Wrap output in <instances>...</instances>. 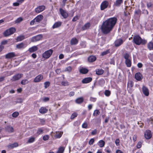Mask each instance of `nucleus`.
Wrapping results in <instances>:
<instances>
[{
	"instance_id": "nucleus-1",
	"label": "nucleus",
	"mask_w": 153,
	"mask_h": 153,
	"mask_svg": "<svg viewBox=\"0 0 153 153\" xmlns=\"http://www.w3.org/2000/svg\"><path fill=\"white\" fill-rule=\"evenodd\" d=\"M117 21V19L115 17L111 18L104 22L100 28L103 33L107 34L112 30Z\"/></svg>"
},
{
	"instance_id": "nucleus-2",
	"label": "nucleus",
	"mask_w": 153,
	"mask_h": 153,
	"mask_svg": "<svg viewBox=\"0 0 153 153\" xmlns=\"http://www.w3.org/2000/svg\"><path fill=\"white\" fill-rule=\"evenodd\" d=\"M133 42L137 45H145L147 41L144 39H142L139 35H136L133 38Z\"/></svg>"
},
{
	"instance_id": "nucleus-3",
	"label": "nucleus",
	"mask_w": 153,
	"mask_h": 153,
	"mask_svg": "<svg viewBox=\"0 0 153 153\" xmlns=\"http://www.w3.org/2000/svg\"><path fill=\"white\" fill-rule=\"evenodd\" d=\"M16 31V29L14 27H11L6 30L4 33V34L5 36H8L13 34Z\"/></svg>"
},
{
	"instance_id": "nucleus-4",
	"label": "nucleus",
	"mask_w": 153,
	"mask_h": 153,
	"mask_svg": "<svg viewBox=\"0 0 153 153\" xmlns=\"http://www.w3.org/2000/svg\"><path fill=\"white\" fill-rule=\"evenodd\" d=\"M53 52V50L50 49L46 51L42 55V57L45 59H47L49 58Z\"/></svg>"
},
{
	"instance_id": "nucleus-5",
	"label": "nucleus",
	"mask_w": 153,
	"mask_h": 153,
	"mask_svg": "<svg viewBox=\"0 0 153 153\" xmlns=\"http://www.w3.org/2000/svg\"><path fill=\"white\" fill-rule=\"evenodd\" d=\"M144 137L146 139H149L152 137L151 131L148 130L144 132Z\"/></svg>"
},
{
	"instance_id": "nucleus-6",
	"label": "nucleus",
	"mask_w": 153,
	"mask_h": 153,
	"mask_svg": "<svg viewBox=\"0 0 153 153\" xmlns=\"http://www.w3.org/2000/svg\"><path fill=\"white\" fill-rule=\"evenodd\" d=\"M108 3L107 1H105L102 2L100 6V9L101 10H103L106 8L108 6Z\"/></svg>"
},
{
	"instance_id": "nucleus-7",
	"label": "nucleus",
	"mask_w": 153,
	"mask_h": 153,
	"mask_svg": "<svg viewBox=\"0 0 153 153\" xmlns=\"http://www.w3.org/2000/svg\"><path fill=\"white\" fill-rule=\"evenodd\" d=\"M23 75L22 74H17L14 76L11 79V80L13 81H14L19 80L22 77Z\"/></svg>"
},
{
	"instance_id": "nucleus-8",
	"label": "nucleus",
	"mask_w": 153,
	"mask_h": 153,
	"mask_svg": "<svg viewBox=\"0 0 153 153\" xmlns=\"http://www.w3.org/2000/svg\"><path fill=\"white\" fill-rule=\"evenodd\" d=\"M59 11L61 15L65 19L67 18L68 14L66 11L62 8H60Z\"/></svg>"
},
{
	"instance_id": "nucleus-9",
	"label": "nucleus",
	"mask_w": 153,
	"mask_h": 153,
	"mask_svg": "<svg viewBox=\"0 0 153 153\" xmlns=\"http://www.w3.org/2000/svg\"><path fill=\"white\" fill-rule=\"evenodd\" d=\"M142 92L146 96H148L149 94V90L145 86H143L142 87Z\"/></svg>"
},
{
	"instance_id": "nucleus-10",
	"label": "nucleus",
	"mask_w": 153,
	"mask_h": 153,
	"mask_svg": "<svg viewBox=\"0 0 153 153\" xmlns=\"http://www.w3.org/2000/svg\"><path fill=\"white\" fill-rule=\"evenodd\" d=\"M43 79L42 75L40 74L37 76L34 79L33 82H40Z\"/></svg>"
},
{
	"instance_id": "nucleus-11",
	"label": "nucleus",
	"mask_w": 153,
	"mask_h": 153,
	"mask_svg": "<svg viewBox=\"0 0 153 153\" xmlns=\"http://www.w3.org/2000/svg\"><path fill=\"white\" fill-rule=\"evenodd\" d=\"M42 36L41 34L38 35L36 36L33 37L32 38V42H36L40 40V39L42 38Z\"/></svg>"
},
{
	"instance_id": "nucleus-12",
	"label": "nucleus",
	"mask_w": 153,
	"mask_h": 153,
	"mask_svg": "<svg viewBox=\"0 0 153 153\" xmlns=\"http://www.w3.org/2000/svg\"><path fill=\"white\" fill-rule=\"evenodd\" d=\"M4 129L6 131L9 133H12L14 132V128L10 126H6L5 127Z\"/></svg>"
},
{
	"instance_id": "nucleus-13",
	"label": "nucleus",
	"mask_w": 153,
	"mask_h": 153,
	"mask_svg": "<svg viewBox=\"0 0 153 153\" xmlns=\"http://www.w3.org/2000/svg\"><path fill=\"white\" fill-rule=\"evenodd\" d=\"M123 42V40L121 39H117L114 42L115 46L116 47H118L122 45Z\"/></svg>"
},
{
	"instance_id": "nucleus-14",
	"label": "nucleus",
	"mask_w": 153,
	"mask_h": 153,
	"mask_svg": "<svg viewBox=\"0 0 153 153\" xmlns=\"http://www.w3.org/2000/svg\"><path fill=\"white\" fill-rule=\"evenodd\" d=\"M45 9V6L43 5L39 6L35 9V12L37 13H39L43 11Z\"/></svg>"
},
{
	"instance_id": "nucleus-15",
	"label": "nucleus",
	"mask_w": 153,
	"mask_h": 153,
	"mask_svg": "<svg viewBox=\"0 0 153 153\" xmlns=\"http://www.w3.org/2000/svg\"><path fill=\"white\" fill-rule=\"evenodd\" d=\"M135 78L138 81H140L143 79L142 74L140 73H137L135 75Z\"/></svg>"
},
{
	"instance_id": "nucleus-16",
	"label": "nucleus",
	"mask_w": 153,
	"mask_h": 153,
	"mask_svg": "<svg viewBox=\"0 0 153 153\" xmlns=\"http://www.w3.org/2000/svg\"><path fill=\"white\" fill-rule=\"evenodd\" d=\"M14 52H10L7 54L5 56V58L6 59H9L13 58L16 56Z\"/></svg>"
},
{
	"instance_id": "nucleus-17",
	"label": "nucleus",
	"mask_w": 153,
	"mask_h": 153,
	"mask_svg": "<svg viewBox=\"0 0 153 153\" xmlns=\"http://www.w3.org/2000/svg\"><path fill=\"white\" fill-rule=\"evenodd\" d=\"M92 78L91 77H87L83 79L82 81L83 83H87L91 82Z\"/></svg>"
},
{
	"instance_id": "nucleus-18",
	"label": "nucleus",
	"mask_w": 153,
	"mask_h": 153,
	"mask_svg": "<svg viewBox=\"0 0 153 153\" xmlns=\"http://www.w3.org/2000/svg\"><path fill=\"white\" fill-rule=\"evenodd\" d=\"M48 110L45 107H42L39 109V112L40 113L44 114L47 112Z\"/></svg>"
},
{
	"instance_id": "nucleus-19",
	"label": "nucleus",
	"mask_w": 153,
	"mask_h": 153,
	"mask_svg": "<svg viewBox=\"0 0 153 153\" xmlns=\"http://www.w3.org/2000/svg\"><path fill=\"white\" fill-rule=\"evenodd\" d=\"M78 42V40L76 38H74L71 39L70 41V43L71 45H76Z\"/></svg>"
},
{
	"instance_id": "nucleus-20",
	"label": "nucleus",
	"mask_w": 153,
	"mask_h": 153,
	"mask_svg": "<svg viewBox=\"0 0 153 153\" xmlns=\"http://www.w3.org/2000/svg\"><path fill=\"white\" fill-rule=\"evenodd\" d=\"M123 2V0H116L114 2V5L116 7H119Z\"/></svg>"
},
{
	"instance_id": "nucleus-21",
	"label": "nucleus",
	"mask_w": 153,
	"mask_h": 153,
	"mask_svg": "<svg viewBox=\"0 0 153 153\" xmlns=\"http://www.w3.org/2000/svg\"><path fill=\"white\" fill-rule=\"evenodd\" d=\"M43 16L42 15H39L36 16L34 19L36 22H39L41 21L43 18Z\"/></svg>"
},
{
	"instance_id": "nucleus-22",
	"label": "nucleus",
	"mask_w": 153,
	"mask_h": 153,
	"mask_svg": "<svg viewBox=\"0 0 153 153\" xmlns=\"http://www.w3.org/2000/svg\"><path fill=\"white\" fill-rule=\"evenodd\" d=\"M97 144L100 147L102 148L105 146V142L103 140H101L98 142Z\"/></svg>"
},
{
	"instance_id": "nucleus-23",
	"label": "nucleus",
	"mask_w": 153,
	"mask_h": 153,
	"mask_svg": "<svg viewBox=\"0 0 153 153\" xmlns=\"http://www.w3.org/2000/svg\"><path fill=\"white\" fill-rule=\"evenodd\" d=\"M38 50V48L36 46H33L30 48L28 51L30 53H32Z\"/></svg>"
},
{
	"instance_id": "nucleus-24",
	"label": "nucleus",
	"mask_w": 153,
	"mask_h": 153,
	"mask_svg": "<svg viewBox=\"0 0 153 153\" xmlns=\"http://www.w3.org/2000/svg\"><path fill=\"white\" fill-rule=\"evenodd\" d=\"M79 71L80 73L86 74L88 72V70L86 68H82L79 69Z\"/></svg>"
},
{
	"instance_id": "nucleus-25",
	"label": "nucleus",
	"mask_w": 153,
	"mask_h": 153,
	"mask_svg": "<svg viewBox=\"0 0 153 153\" xmlns=\"http://www.w3.org/2000/svg\"><path fill=\"white\" fill-rule=\"evenodd\" d=\"M61 25V22H56L53 25L52 28L54 29L60 27Z\"/></svg>"
},
{
	"instance_id": "nucleus-26",
	"label": "nucleus",
	"mask_w": 153,
	"mask_h": 153,
	"mask_svg": "<svg viewBox=\"0 0 153 153\" xmlns=\"http://www.w3.org/2000/svg\"><path fill=\"white\" fill-rule=\"evenodd\" d=\"M96 58L95 56H90L88 58V61L89 62H92L96 60Z\"/></svg>"
},
{
	"instance_id": "nucleus-27",
	"label": "nucleus",
	"mask_w": 153,
	"mask_h": 153,
	"mask_svg": "<svg viewBox=\"0 0 153 153\" xmlns=\"http://www.w3.org/2000/svg\"><path fill=\"white\" fill-rule=\"evenodd\" d=\"M25 44L23 42L21 43L18 44L16 45V48L18 49H21L22 48H24Z\"/></svg>"
},
{
	"instance_id": "nucleus-28",
	"label": "nucleus",
	"mask_w": 153,
	"mask_h": 153,
	"mask_svg": "<svg viewBox=\"0 0 153 153\" xmlns=\"http://www.w3.org/2000/svg\"><path fill=\"white\" fill-rule=\"evenodd\" d=\"M147 47L150 50H153V42H149L147 44Z\"/></svg>"
},
{
	"instance_id": "nucleus-29",
	"label": "nucleus",
	"mask_w": 153,
	"mask_h": 153,
	"mask_svg": "<svg viewBox=\"0 0 153 153\" xmlns=\"http://www.w3.org/2000/svg\"><path fill=\"white\" fill-rule=\"evenodd\" d=\"M90 26V24L89 23H87L85 24L82 27L83 30H84L88 29Z\"/></svg>"
},
{
	"instance_id": "nucleus-30",
	"label": "nucleus",
	"mask_w": 153,
	"mask_h": 153,
	"mask_svg": "<svg viewBox=\"0 0 153 153\" xmlns=\"http://www.w3.org/2000/svg\"><path fill=\"white\" fill-rule=\"evenodd\" d=\"M75 101L76 103H81L83 101V99L82 97L76 99Z\"/></svg>"
},
{
	"instance_id": "nucleus-31",
	"label": "nucleus",
	"mask_w": 153,
	"mask_h": 153,
	"mask_svg": "<svg viewBox=\"0 0 153 153\" xmlns=\"http://www.w3.org/2000/svg\"><path fill=\"white\" fill-rule=\"evenodd\" d=\"M96 73L98 75H100L104 73V71L101 69H98L96 71Z\"/></svg>"
},
{
	"instance_id": "nucleus-32",
	"label": "nucleus",
	"mask_w": 153,
	"mask_h": 153,
	"mask_svg": "<svg viewBox=\"0 0 153 153\" xmlns=\"http://www.w3.org/2000/svg\"><path fill=\"white\" fill-rule=\"evenodd\" d=\"M134 13L135 15L140 17L141 13V11L140 9L136 10L135 11Z\"/></svg>"
},
{
	"instance_id": "nucleus-33",
	"label": "nucleus",
	"mask_w": 153,
	"mask_h": 153,
	"mask_svg": "<svg viewBox=\"0 0 153 153\" xmlns=\"http://www.w3.org/2000/svg\"><path fill=\"white\" fill-rule=\"evenodd\" d=\"M25 36L23 35H21L18 36L16 39L17 42L21 41L25 39Z\"/></svg>"
},
{
	"instance_id": "nucleus-34",
	"label": "nucleus",
	"mask_w": 153,
	"mask_h": 153,
	"mask_svg": "<svg viewBox=\"0 0 153 153\" xmlns=\"http://www.w3.org/2000/svg\"><path fill=\"white\" fill-rule=\"evenodd\" d=\"M125 63L128 67H130L131 66V62L130 59L126 60Z\"/></svg>"
},
{
	"instance_id": "nucleus-35",
	"label": "nucleus",
	"mask_w": 153,
	"mask_h": 153,
	"mask_svg": "<svg viewBox=\"0 0 153 153\" xmlns=\"http://www.w3.org/2000/svg\"><path fill=\"white\" fill-rule=\"evenodd\" d=\"M18 146V144L17 143H13L12 144L8 146V147L9 148H13L15 147H17Z\"/></svg>"
},
{
	"instance_id": "nucleus-36",
	"label": "nucleus",
	"mask_w": 153,
	"mask_h": 153,
	"mask_svg": "<svg viewBox=\"0 0 153 153\" xmlns=\"http://www.w3.org/2000/svg\"><path fill=\"white\" fill-rule=\"evenodd\" d=\"M64 150V148L63 147H60L56 153H63Z\"/></svg>"
},
{
	"instance_id": "nucleus-37",
	"label": "nucleus",
	"mask_w": 153,
	"mask_h": 153,
	"mask_svg": "<svg viewBox=\"0 0 153 153\" xmlns=\"http://www.w3.org/2000/svg\"><path fill=\"white\" fill-rule=\"evenodd\" d=\"M123 57L126 60L130 59V55L128 53H126L123 55Z\"/></svg>"
},
{
	"instance_id": "nucleus-38",
	"label": "nucleus",
	"mask_w": 153,
	"mask_h": 153,
	"mask_svg": "<svg viewBox=\"0 0 153 153\" xmlns=\"http://www.w3.org/2000/svg\"><path fill=\"white\" fill-rule=\"evenodd\" d=\"M127 85L128 87L131 88L133 85V82L131 81H129L128 82Z\"/></svg>"
},
{
	"instance_id": "nucleus-39",
	"label": "nucleus",
	"mask_w": 153,
	"mask_h": 153,
	"mask_svg": "<svg viewBox=\"0 0 153 153\" xmlns=\"http://www.w3.org/2000/svg\"><path fill=\"white\" fill-rule=\"evenodd\" d=\"M28 82V80L27 79H23L21 82V84L23 85H25Z\"/></svg>"
},
{
	"instance_id": "nucleus-40",
	"label": "nucleus",
	"mask_w": 153,
	"mask_h": 153,
	"mask_svg": "<svg viewBox=\"0 0 153 153\" xmlns=\"http://www.w3.org/2000/svg\"><path fill=\"white\" fill-rule=\"evenodd\" d=\"M100 113V112L98 110H96L94 111L93 115L94 116H97Z\"/></svg>"
},
{
	"instance_id": "nucleus-41",
	"label": "nucleus",
	"mask_w": 153,
	"mask_h": 153,
	"mask_svg": "<svg viewBox=\"0 0 153 153\" xmlns=\"http://www.w3.org/2000/svg\"><path fill=\"white\" fill-rule=\"evenodd\" d=\"M44 87L45 88H48L50 85V82H45L44 83Z\"/></svg>"
},
{
	"instance_id": "nucleus-42",
	"label": "nucleus",
	"mask_w": 153,
	"mask_h": 153,
	"mask_svg": "<svg viewBox=\"0 0 153 153\" xmlns=\"http://www.w3.org/2000/svg\"><path fill=\"white\" fill-rule=\"evenodd\" d=\"M61 84L63 86H66L69 85V82L68 81H63L62 82Z\"/></svg>"
},
{
	"instance_id": "nucleus-43",
	"label": "nucleus",
	"mask_w": 153,
	"mask_h": 153,
	"mask_svg": "<svg viewBox=\"0 0 153 153\" xmlns=\"http://www.w3.org/2000/svg\"><path fill=\"white\" fill-rule=\"evenodd\" d=\"M35 140V138L33 137L30 138L28 140V143H31L33 142Z\"/></svg>"
},
{
	"instance_id": "nucleus-44",
	"label": "nucleus",
	"mask_w": 153,
	"mask_h": 153,
	"mask_svg": "<svg viewBox=\"0 0 153 153\" xmlns=\"http://www.w3.org/2000/svg\"><path fill=\"white\" fill-rule=\"evenodd\" d=\"M109 53V50H107L106 51H105L101 53V55L102 56H104L106 55L108 53Z\"/></svg>"
},
{
	"instance_id": "nucleus-45",
	"label": "nucleus",
	"mask_w": 153,
	"mask_h": 153,
	"mask_svg": "<svg viewBox=\"0 0 153 153\" xmlns=\"http://www.w3.org/2000/svg\"><path fill=\"white\" fill-rule=\"evenodd\" d=\"M19 115V113L17 112H13L12 114V116L14 117H17Z\"/></svg>"
},
{
	"instance_id": "nucleus-46",
	"label": "nucleus",
	"mask_w": 153,
	"mask_h": 153,
	"mask_svg": "<svg viewBox=\"0 0 153 153\" xmlns=\"http://www.w3.org/2000/svg\"><path fill=\"white\" fill-rule=\"evenodd\" d=\"M43 130L41 128H39L38 129L37 132V134H42L43 132Z\"/></svg>"
},
{
	"instance_id": "nucleus-47",
	"label": "nucleus",
	"mask_w": 153,
	"mask_h": 153,
	"mask_svg": "<svg viewBox=\"0 0 153 153\" xmlns=\"http://www.w3.org/2000/svg\"><path fill=\"white\" fill-rule=\"evenodd\" d=\"M111 94L110 91L108 90H106L105 91V96H109Z\"/></svg>"
},
{
	"instance_id": "nucleus-48",
	"label": "nucleus",
	"mask_w": 153,
	"mask_h": 153,
	"mask_svg": "<svg viewBox=\"0 0 153 153\" xmlns=\"http://www.w3.org/2000/svg\"><path fill=\"white\" fill-rule=\"evenodd\" d=\"M49 137L48 135H45L43 137V139L44 140L46 141L48 140Z\"/></svg>"
},
{
	"instance_id": "nucleus-49",
	"label": "nucleus",
	"mask_w": 153,
	"mask_h": 153,
	"mask_svg": "<svg viewBox=\"0 0 153 153\" xmlns=\"http://www.w3.org/2000/svg\"><path fill=\"white\" fill-rule=\"evenodd\" d=\"M77 114L76 113H73L71 115V119H74V118L76 117L77 116Z\"/></svg>"
},
{
	"instance_id": "nucleus-50",
	"label": "nucleus",
	"mask_w": 153,
	"mask_h": 153,
	"mask_svg": "<svg viewBox=\"0 0 153 153\" xmlns=\"http://www.w3.org/2000/svg\"><path fill=\"white\" fill-rule=\"evenodd\" d=\"M23 20L22 18H18L15 21L16 23H19L22 21Z\"/></svg>"
},
{
	"instance_id": "nucleus-51",
	"label": "nucleus",
	"mask_w": 153,
	"mask_h": 153,
	"mask_svg": "<svg viewBox=\"0 0 153 153\" xmlns=\"http://www.w3.org/2000/svg\"><path fill=\"white\" fill-rule=\"evenodd\" d=\"M62 133L61 132H60L58 133H57L56 134V137L57 138H60L62 136Z\"/></svg>"
},
{
	"instance_id": "nucleus-52",
	"label": "nucleus",
	"mask_w": 153,
	"mask_h": 153,
	"mask_svg": "<svg viewBox=\"0 0 153 153\" xmlns=\"http://www.w3.org/2000/svg\"><path fill=\"white\" fill-rule=\"evenodd\" d=\"M23 102V100L21 98H19L16 101V103H21Z\"/></svg>"
},
{
	"instance_id": "nucleus-53",
	"label": "nucleus",
	"mask_w": 153,
	"mask_h": 153,
	"mask_svg": "<svg viewBox=\"0 0 153 153\" xmlns=\"http://www.w3.org/2000/svg\"><path fill=\"white\" fill-rule=\"evenodd\" d=\"M72 70L71 67V66H69L66 68L65 69V71H67L69 72H70Z\"/></svg>"
},
{
	"instance_id": "nucleus-54",
	"label": "nucleus",
	"mask_w": 153,
	"mask_h": 153,
	"mask_svg": "<svg viewBox=\"0 0 153 153\" xmlns=\"http://www.w3.org/2000/svg\"><path fill=\"white\" fill-rule=\"evenodd\" d=\"M94 142V138L91 139L89 141V144L90 145H92Z\"/></svg>"
},
{
	"instance_id": "nucleus-55",
	"label": "nucleus",
	"mask_w": 153,
	"mask_h": 153,
	"mask_svg": "<svg viewBox=\"0 0 153 153\" xmlns=\"http://www.w3.org/2000/svg\"><path fill=\"white\" fill-rule=\"evenodd\" d=\"M142 143L140 142H139L137 145V148L138 149H139L141 147Z\"/></svg>"
},
{
	"instance_id": "nucleus-56",
	"label": "nucleus",
	"mask_w": 153,
	"mask_h": 153,
	"mask_svg": "<svg viewBox=\"0 0 153 153\" xmlns=\"http://www.w3.org/2000/svg\"><path fill=\"white\" fill-rule=\"evenodd\" d=\"M80 45L83 48H85V42H82L80 43Z\"/></svg>"
},
{
	"instance_id": "nucleus-57",
	"label": "nucleus",
	"mask_w": 153,
	"mask_h": 153,
	"mask_svg": "<svg viewBox=\"0 0 153 153\" xmlns=\"http://www.w3.org/2000/svg\"><path fill=\"white\" fill-rule=\"evenodd\" d=\"M100 18L99 17H96L93 18V19L96 20V23H97L100 19Z\"/></svg>"
},
{
	"instance_id": "nucleus-58",
	"label": "nucleus",
	"mask_w": 153,
	"mask_h": 153,
	"mask_svg": "<svg viewBox=\"0 0 153 153\" xmlns=\"http://www.w3.org/2000/svg\"><path fill=\"white\" fill-rule=\"evenodd\" d=\"M88 126L87 123H84L82 125V126L83 128H86Z\"/></svg>"
},
{
	"instance_id": "nucleus-59",
	"label": "nucleus",
	"mask_w": 153,
	"mask_h": 153,
	"mask_svg": "<svg viewBox=\"0 0 153 153\" xmlns=\"http://www.w3.org/2000/svg\"><path fill=\"white\" fill-rule=\"evenodd\" d=\"M7 43V41L6 40H4L1 42V44L2 45H5Z\"/></svg>"
},
{
	"instance_id": "nucleus-60",
	"label": "nucleus",
	"mask_w": 153,
	"mask_h": 153,
	"mask_svg": "<svg viewBox=\"0 0 153 153\" xmlns=\"http://www.w3.org/2000/svg\"><path fill=\"white\" fill-rule=\"evenodd\" d=\"M115 143L117 146L119 145L120 140L119 139H117L115 141Z\"/></svg>"
},
{
	"instance_id": "nucleus-61",
	"label": "nucleus",
	"mask_w": 153,
	"mask_h": 153,
	"mask_svg": "<svg viewBox=\"0 0 153 153\" xmlns=\"http://www.w3.org/2000/svg\"><path fill=\"white\" fill-rule=\"evenodd\" d=\"M78 19V17L77 16H75L73 19L72 21L73 22H75Z\"/></svg>"
},
{
	"instance_id": "nucleus-62",
	"label": "nucleus",
	"mask_w": 153,
	"mask_h": 153,
	"mask_svg": "<svg viewBox=\"0 0 153 153\" xmlns=\"http://www.w3.org/2000/svg\"><path fill=\"white\" fill-rule=\"evenodd\" d=\"M97 132V131L96 129H95L93 131H92L91 132V134L92 135H95L96 134Z\"/></svg>"
},
{
	"instance_id": "nucleus-63",
	"label": "nucleus",
	"mask_w": 153,
	"mask_h": 153,
	"mask_svg": "<svg viewBox=\"0 0 153 153\" xmlns=\"http://www.w3.org/2000/svg\"><path fill=\"white\" fill-rule=\"evenodd\" d=\"M49 99L48 97H45L43 99V100L44 102H46L49 100Z\"/></svg>"
},
{
	"instance_id": "nucleus-64",
	"label": "nucleus",
	"mask_w": 153,
	"mask_h": 153,
	"mask_svg": "<svg viewBox=\"0 0 153 153\" xmlns=\"http://www.w3.org/2000/svg\"><path fill=\"white\" fill-rule=\"evenodd\" d=\"M61 70L60 69H57L56 70V72L57 74H59L61 72Z\"/></svg>"
}]
</instances>
